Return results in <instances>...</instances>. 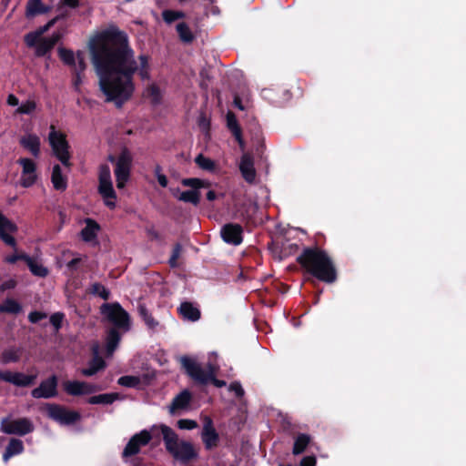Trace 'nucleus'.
Here are the masks:
<instances>
[{"mask_svg":"<svg viewBox=\"0 0 466 466\" xmlns=\"http://www.w3.org/2000/svg\"><path fill=\"white\" fill-rule=\"evenodd\" d=\"M57 20H58V17H56V18L50 20L46 25L37 28L35 31L30 32L29 34H35V35H37V36L45 37L44 34L46 33L55 25V23Z\"/></svg>","mask_w":466,"mask_h":466,"instance_id":"49530a36","label":"nucleus"},{"mask_svg":"<svg viewBox=\"0 0 466 466\" xmlns=\"http://www.w3.org/2000/svg\"><path fill=\"white\" fill-rule=\"evenodd\" d=\"M209 381H212L214 385L217 387H222L226 385V382L224 380H218L215 379V375L213 376V379H210Z\"/></svg>","mask_w":466,"mask_h":466,"instance_id":"e2e57ef3","label":"nucleus"},{"mask_svg":"<svg viewBox=\"0 0 466 466\" xmlns=\"http://www.w3.org/2000/svg\"><path fill=\"white\" fill-rule=\"evenodd\" d=\"M234 137H235L236 140L238 141L241 150H244L245 149V142H244V140L242 138L241 131L238 132V135H234Z\"/></svg>","mask_w":466,"mask_h":466,"instance_id":"052dcab7","label":"nucleus"},{"mask_svg":"<svg viewBox=\"0 0 466 466\" xmlns=\"http://www.w3.org/2000/svg\"><path fill=\"white\" fill-rule=\"evenodd\" d=\"M78 4H79V0H60L59 10L64 15V13H65L64 8L65 7L76 8V7L78 6Z\"/></svg>","mask_w":466,"mask_h":466,"instance_id":"8fccbe9b","label":"nucleus"},{"mask_svg":"<svg viewBox=\"0 0 466 466\" xmlns=\"http://www.w3.org/2000/svg\"><path fill=\"white\" fill-rule=\"evenodd\" d=\"M48 142L52 148L53 154L61 161L63 165L69 166V145L66 141V135L60 131H57L54 126H51L48 135Z\"/></svg>","mask_w":466,"mask_h":466,"instance_id":"6e6552de","label":"nucleus"},{"mask_svg":"<svg viewBox=\"0 0 466 466\" xmlns=\"http://www.w3.org/2000/svg\"><path fill=\"white\" fill-rule=\"evenodd\" d=\"M138 313L148 329L155 330L158 327V321L153 318L144 305L138 306Z\"/></svg>","mask_w":466,"mask_h":466,"instance_id":"473e14b6","label":"nucleus"},{"mask_svg":"<svg viewBox=\"0 0 466 466\" xmlns=\"http://www.w3.org/2000/svg\"><path fill=\"white\" fill-rule=\"evenodd\" d=\"M85 227L82 228L80 235L84 241L91 242L96 239L100 229L99 225L91 218L84 220Z\"/></svg>","mask_w":466,"mask_h":466,"instance_id":"b1692460","label":"nucleus"},{"mask_svg":"<svg viewBox=\"0 0 466 466\" xmlns=\"http://www.w3.org/2000/svg\"><path fill=\"white\" fill-rule=\"evenodd\" d=\"M309 441L310 437L309 435L299 434L294 442L293 453L296 455L302 453L307 448Z\"/></svg>","mask_w":466,"mask_h":466,"instance_id":"f704fd0d","label":"nucleus"},{"mask_svg":"<svg viewBox=\"0 0 466 466\" xmlns=\"http://www.w3.org/2000/svg\"><path fill=\"white\" fill-rule=\"evenodd\" d=\"M159 429L163 435L167 451L176 460L187 462L197 457V451L193 445L188 441L180 440L171 428L162 424L159 426Z\"/></svg>","mask_w":466,"mask_h":466,"instance_id":"7ed1b4c3","label":"nucleus"},{"mask_svg":"<svg viewBox=\"0 0 466 466\" xmlns=\"http://www.w3.org/2000/svg\"><path fill=\"white\" fill-rule=\"evenodd\" d=\"M17 226L0 213V238L8 246L15 247L16 242L13 235L16 233Z\"/></svg>","mask_w":466,"mask_h":466,"instance_id":"f3484780","label":"nucleus"},{"mask_svg":"<svg viewBox=\"0 0 466 466\" xmlns=\"http://www.w3.org/2000/svg\"><path fill=\"white\" fill-rule=\"evenodd\" d=\"M15 248V252L14 254L10 255V256H7L5 258V261L6 263H9V264H14L15 263L17 260H24V261H26V258H28V256L23 252H18L17 249H16V246L15 247H13Z\"/></svg>","mask_w":466,"mask_h":466,"instance_id":"79ce46f5","label":"nucleus"},{"mask_svg":"<svg viewBox=\"0 0 466 466\" xmlns=\"http://www.w3.org/2000/svg\"><path fill=\"white\" fill-rule=\"evenodd\" d=\"M227 126L233 135H238L241 131L235 115L231 112L227 114Z\"/></svg>","mask_w":466,"mask_h":466,"instance_id":"4c0bfd02","label":"nucleus"},{"mask_svg":"<svg viewBox=\"0 0 466 466\" xmlns=\"http://www.w3.org/2000/svg\"><path fill=\"white\" fill-rule=\"evenodd\" d=\"M78 261H79V259H78V258L72 259V260L68 263V267H73V266H74V265H76Z\"/></svg>","mask_w":466,"mask_h":466,"instance_id":"774afa93","label":"nucleus"},{"mask_svg":"<svg viewBox=\"0 0 466 466\" xmlns=\"http://www.w3.org/2000/svg\"><path fill=\"white\" fill-rule=\"evenodd\" d=\"M170 191L172 193V195L178 199V196L179 194H181L183 191H180L179 188L177 187H173V188H170Z\"/></svg>","mask_w":466,"mask_h":466,"instance_id":"0e129e2a","label":"nucleus"},{"mask_svg":"<svg viewBox=\"0 0 466 466\" xmlns=\"http://www.w3.org/2000/svg\"><path fill=\"white\" fill-rule=\"evenodd\" d=\"M36 107V105L34 101L28 100L23 103L17 109L16 112L19 114H30Z\"/></svg>","mask_w":466,"mask_h":466,"instance_id":"c03bdc74","label":"nucleus"},{"mask_svg":"<svg viewBox=\"0 0 466 466\" xmlns=\"http://www.w3.org/2000/svg\"><path fill=\"white\" fill-rule=\"evenodd\" d=\"M7 104L9 106H15L19 104L18 98L15 95L10 94L7 96Z\"/></svg>","mask_w":466,"mask_h":466,"instance_id":"bf43d9fd","label":"nucleus"},{"mask_svg":"<svg viewBox=\"0 0 466 466\" xmlns=\"http://www.w3.org/2000/svg\"><path fill=\"white\" fill-rule=\"evenodd\" d=\"M92 293L101 297L104 299H109V291L100 284H94L92 286Z\"/></svg>","mask_w":466,"mask_h":466,"instance_id":"a18cd8bd","label":"nucleus"},{"mask_svg":"<svg viewBox=\"0 0 466 466\" xmlns=\"http://www.w3.org/2000/svg\"><path fill=\"white\" fill-rule=\"evenodd\" d=\"M35 399H51L57 395V379L55 375L41 381L38 387L31 391Z\"/></svg>","mask_w":466,"mask_h":466,"instance_id":"2eb2a0df","label":"nucleus"},{"mask_svg":"<svg viewBox=\"0 0 466 466\" xmlns=\"http://www.w3.org/2000/svg\"><path fill=\"white\" fill-rule=\"evenodd\" d=\"M17 164L21 167L20 185L23 187H32L38 178L36 163L29 157H20Z\"/></svg>","mask_w":466,"mask_h":466,"instance_id":"ddd939ff","label":"nucleus"},{"mask_svg":"<svg viewBox=\"0 0 466 466\" xmlns=\"http://www.w3.org/2000/svg\"><path fill=\"white\" fill-rule=\"evenodd\" d=\"M157 178L158 183L163 187H166L167 186V178L165 175L161 174L157 170Z\"/></svg>","mask_w":466,"mask_h":466,"instance_id":"13d9d810","label":"nucleus"},{"mask_svg":"<svg viewBox=\"0 0 466 466\" xmlns=\"http://www.w3.org/2000/svg\"><path fill=\"white\" fill-rule=\"evenodd\" d=\"M87 48L105 100L118 107L134 93V74L137 73L142 79L150 76L149 56H136L127 34L115 25L94 32Z\"/></svg>","mask_w":466,"mask_h":466,"instance_id":"f257e3e1","label":"nucleus"},{"mask_svg":"<svg viewBox=\"0 0 466 466\" xmlns=\"http://www.w3.org/2000/svg\"><path fill=\"white\" fill-rule=\"evenodd\" d=\"M46 317V314L38 311L31 312L28 316V319L31 322L35 323Z\"/></svg>","mask_w":466,"mask_h":466,"instance_id":"864d4df0","label":"nucleus"},{"mask_svg":"<svg viewBox=\"0 0 466 466\" xmlns=\"http://www.w3.org/2000/svg\"><path fill=\"white\" fill-rule=\"evenodd\" d=\"M201 438L207 449H212L218 445V435L213 428L212 421L209 419H206Z\"/></svg>","mask_w":466,"mask_h":466,"instance_id":"5701e85b","label":"nucleus"},{"mask_svg":"<svg viewBox=\"0 0 466 466\" xmlns=\"http://www.w3.org/2000/svg\"><path fill=\"white\" fill-rule=\"evenodd\" d=\"M19 144L33 157H37L40 155L41 140L36 134L25 133L20 137Z\"/></svg>","mask_w":466,"mask_h":466,"instance_id":"aec40b11","label":"nucleus"},{"mask_svg":"<svg viewBox=\"0 0 466 466\" xmlns=\"http://www.w3.org/2000/svg\"><path fill=\"white\" fill-rule=\"evenodd\" d=\"M239 169L244 179L248 183H253L256 178V170L254 161L250 155L244 154L241 157Z\"/></svg>","mask_w":466,"mask_h":466,"instance_id":"4be33fe9","label":"nucleus"},{"mask_svg":"<svg viewBox=\"0 0 466 466\" xmlns=\"http://www.w3.org/2000/svg\"><path fill=\"white\" fill-rule=\"evenodd\" d=\"M61 35L55 33L48 37H40L35 34H26L24 37L27 47L32 48L36 56H44L48 54L60 39Z\"/></svg>","mask_w":466,"mask_h":466,"instance_id":"1a4fd4ad","label":"nucleus"},{"mask_svg":"<svg viewBox=\"0 0 466 466\" xmlns=\"http://www.w3.org/2000/svg\"><path fill=\"white\" fill-rule=\"evenodd\" d=\"M177 33L179 34L180 38L185 42H190L193 38L191 31L188 26L184 23H179L177 25Z\"/></svg>","mask_w":466,"mask_h":466,"instance_id":"58836bf2","label":"nucleus"},{"mask_svg":"<svg viewBox=\"0 0 466 466\" xmlns=\"http://www.w3.org/2000/svg\"><path fill=\"white\" fill-rule=\"evenodd\" d=\"M182 185L189 187L192 189L183 191L181 194H179L178 200L186 203H191L193 205H198L200 200V194L198 189L201 187H208L209 183L199 178H186L182 180Z\"/></svg>","mask_w":466,"mask_h":466,"instance_id":"f8f14e48","label":"nucleus"},{"mask_svg":"<svg viewBox=\"0 0 466 466\" xmlns=\"http://www.w3.org/2000/svg\"><path fill=\"white\" fill-rule=\"evenodd\" d=\"M177 426L182 430H193L198 427V423L193 420L183 419L177 421Z\"/></svg>","mask_w":466,"mask_h":466,"instance_id":"09e8293b","label":"nucleus"},{"mask_svg":"<svg viewBox=\"0 0 466 466\" xmlns=\"http://www.w3.org/2000/svg\"><path fill=\"white\" fill-rule=\"evenodd\" d=\"M299 261L310 274L322 281L330 283L336 279L334 265L327 253L321 249H305Z\"/></svg>","mask_w":466,"mask_h":466,"instance_id":"f03ea898","label":"nucleus"},{"mask_svg":"<svg viewBox=\"0 0 466 466\" xmlns=\"http://www.w3.org/2000/svg\"><path fill=\"white\" fill-rule=\"evenodd\" d=\"M116 399V396L113 394H101L98 396H94L89 399V402L92 404H98V403H112Z\"/></svg>","mask_w":466,"mask_h":466,"instance_id":"ea45409f","label":"nucleus"},{"mask_svg":"<svg viewBox=\"0 0 466 466\" xmlns=\"http://www.w3.org/2000/svg\"><path fill=\"white\" fill-rule=\"evenodd\" d=\"M74 74H75V77H74L73 83H74L75 87L77 89L83 82V77H82L83 73L75 72Z\"/></svg>","mask_w":466,"mask_h":466,"instance_id":"4d7b16f0","label":"nucleus"},{"mask_svg":"<svg viewBox=\"0 0 466 466\" xmlns=\"http://www.w3.org/2000/svg\"><path fill=\"white\" fill-rule=\"evenodd\" d=\"M51 180L56 190H65L66 187V179L62 175L61 168L58 165L53 167Z\"/></svg>","mask_w":466,"mask_h":466,"instance_id":"c756f323","label":"nucleus"},{"mask_svg":"<svg viewBox=\"0 0 466 466\" xmlns=\"http://www.w3.org/2000/svg\"><path fill=\"white\" fill-rule=\"evenodd\" d=\"M15 285L14 280L7 281L0 286V290H5V289H12Z\"/></svg>","mask_w":466,"mask_h":466,"instance_id":"680f3d73","label":"nucleus"},{"mask_svg":"<svg viewBox=\"0 0 466 466\" xmlns=\"http://www.w3.org/2000/svg\"><path fill=\"white\" fill-rule=\"evenodd\" d=\"M221 236L227 243L238 245L242 241V228L237 224L226 225L221 230Z\"/></svg>","mask_w":466,"mask_h":466,"instance_id":"412c9836","label":"nucleus"},{"mask_svg":"<svg viewBox=\"0 0 466 466\" xmlns=\"http://www.w3.org/2000/svg\"><path fill=\"white\" fill-rule=\"evenodd\" d=\"M191 399L189 391L184 390L179 393L172 401L169 407L171 414L176 413L177 410L187 408Z\"/></svg>","mask_w":466,"mask_h":466,"instance_id":"393cba45","label":"nucleus"},{"mask_svg":"<svg viewBox=\"0 0 466 466\" xmlns=\"http://www.w3.org/2000/svg\"><path fill=\"white\" fill-rule=\"evenodd\" d=\"M20 358V350L18 349L10 348L5 350L1 356V360L4 363L15 362Z\"/></svg>","mask_w":466,"mask_h":466,"instance_id":"e433bc0d","label":"nucleus"},{"mask_svg":"<svg viewBox=\"0 0 466 466\" xmlns=\"http://www.w3.org/2000/svg\"><path fill=\"white\" fill-rule=\"evenodd\" d=\"M151 440L150 433L147 431L136 434L127 444L123 456H132L139 451L141 446L146 445Z\"/></svg>","mask_w":466,"mask_h":466,"instance_id":"6ab92c4d","label":"nucleus"},{"mask_svg":"<svg viewBox=\"0 0 466 466\" xmlns=\"http://www.w3.org/2000/svg\"><path fill=\"white\" fill-rule=\"evenodd\" d=\"M24 445L22 441L12 439L6 447L5 452L3 455L4 461L6 462L11 457L22 453Z\"/></svg>","mask_w":466,"mask_h":466,"instance_id":"c85d7f7f","label":"nucleus"},{"mask_svg":"<svg viewBox=\"0 0 466 466\" xmlns=\"http://www.w3.org/2000/svg\"><path fill=\"white\" fill-rule=\"evenodd\" d=\"M182 17H184V13L182 12L169 10L163 12V18L167 23L174 22L175 20Z\"/></svg>","mask_w":466,"mask_h":466,"instance_id":"37998d69","label":"nucleus"},{"mask_svg":"<svg viewBox=\"0 0 466 466\" xmlns=\"http://www.w3.org/2000/svg\"><path fill=\"white\" fill-rule=\"evenodd\" d=\"M25 262H26L30 271L35 276L41 277V278H44V277L47 276V274H48L47 268H46L41 263V261H39L38 259L31 258V257L28 256V258H26Z\"/></svg>","mask_w":466,"mask_h":466,"instance_id":"cd10ccee","label":"nucleus"},{"mask_svg":"<svg viewBox=\"0 0 466 466\" xmlns=\"http://www.w3.org/2000/svg\"><path fill=\"white\" fill-rule=\"evenodd\" d=\"M48 7L45 6L41 0H29L26 4L25 15L27 17H34L40 14L47 13Z\"/></svg>","mask_w":466,"mask_h":466,"instance_id":"a878e982","label":"nucleus"},{"mask_svg":"<svg viewBox=\"0 0 466 466\" xmlns=\"http://www.w3.org/2000/svg\"><path fill=\"white\" fill-rule=\"evenodd\" d=\"M47 413L52 419L65 424L75 422L79 418L77 413L65 410L57 405H48Z\"/></svg>","mask_w":466,"mask_h":466,"instance_id":"a211bd4d","label":"nucleus"},{"mask_svg":"<svg viewBox=\"0 0 466 466\" xmlns=\"http://www.w3.org/2000/svg\"><path fill=\"white\" fill-rule=\"evenodd\" d=\"M180 253H181V248L180 246H177L174 250H173V254L169 259V263L172 267H176L177 266V258H179L180 256Z\"/></svg>","mask_w":466,"mask_h":466,"instance_id":"603ef678","label":"nucleus"},{"mask_svg":"<svg viewBox=\"0 0 466 466\" xmlns=\"http://www.w3.org/2000/svg\"><path fill=\"white\" fill-rule=\"evenodd\" d=\"M217 196H216V193L214 191H208V194H207V198L210 201H213L214 199H216Z\"/></svg>","mask_w":466,"mask_h":466,"instance_id":"69168bd1","label":"nucleus"},{"mask_svg":"<svg viewBox=\"0 0 466 466\" xmlns=\"http://www.w3.org/2000/svg\"><path fill=\"white\" fill-rule=\"evenodd\" d=\"M138 382L139 380L137 377L133 376H124L118 380L119 384L127 387H134L137 385Z\"/></svg>","mask_w":466,"mask_h":466,"instance_id":"de8ad7c7","label":"nucleus"},{"mask_svg":"<svg viewBox=\"0 0 466 466\" xmlns=\"http://www.w3.org/2000/svg\"><path fill=\"white\" fill-rule=\"evenodd\" d=\"M63 387L66 393L73 396L87 395L99 390L96 385L78 380L65 381Z\"/></svg>","mask_w":466,"mask_h":466,"instance_id":"dca6fc26","label":"nucleus"},{"mask_svg":"<svg viewBox=\"0 0 466 466\" xmlns=\"http://www.w3.org/2000/svg\"><path fill=\"white\" fill-rule=\"evenodd\" d=\"M103 317L119 329L127 331L130 329L129 314L119 303H104L100 308Z\"/></svg>","mask_w":466,"mask_h":466,"instance_id":"20e7f679","label":"nucleus"},{"mask_svg":"<svg viewBox=\"0 0 466 466\" xmlns=\"http://www.w3.org/2000/svg\"><path fill=\"white\" fill-rule=\"evenodd\" d=\"M234 103H235L236 106H238L239 109H241V110L243 109V106L238 98H235Z\"/></svg>","mask_w":466,"mask_h":466,"instance_id":"338daca9","label":"nucleus"},{"mask_svg":"<svg viewBox=\"0 0 466 466\" xmlns=\"http://www.w3.org/2000/svg\"><path fill=\"white\" fill-rule=\"evenodd\" d=\"M195 162L203 170L214 172L217 169L216 162L202 154L196 157Z\"/></svg>","mask_w":466,"mask_h":466,"instance_id":"72a5a7b5","label":"nucleus"},{"mask_svg":"<svg viewBox=\"0 0 466 466\" xmlns=\"http://www.w3.org/2000/svg\"><path fill=\"white\" fill-rule=\"evenodd\" d=\"M63 320L62 314H54L50 318V322L55 326L56 329H59Z\"/></svg>","mask_w":466,"mask_h":466,"instance_id":"5fc2aeb1","label":"nucleus"},{"mask_svg":"<svg viewBox=\"0 0 466 466\" xmlns=\"http://www.w3.org/2000/svg\"><path fill=\"white\" fill-rule=\"evenodd\" d=\"M0 430L6 434L25 435L34 431L33 422L27 418H4L0 422Z\"/></svg>","mask_w":466,"mask_h":466,"instance_id":"9b49d317","label":"nucleus"},{"mask_svg":"<svg viewBox=\"0 0 466 466\" xmlns=\"http://www.w3.org/2000/svg\"><path fill=\"white\" fill-rule=\"evenodd\" d=\"M105 368V361L98 356L97 349L95 350V357L90 361L89 367L83 369L81 373L84 376H92L96 374L98 370Z\"/></svg>","mask_w":466,"mask_h":466,"instance_id":"bb28decb","label":"nucleus"},{"mask_svg":"<svg viewBox=\"0 0 466 466\" xmlns=\"http://www.w3.org/2000/svg\"><path fill=\"white\" fill-rule=\"evenodd\" d=\"M120 341V334L116 329H110L106 336V352L112 355Z\"/></svg>","mask_w":466,"mask_h":466,"instance_id":"2f4dec72","label":"nucleus"},{"mask_svg":"<svg viewBox=\"0 0 466 466\" xmlns=\"http://www.w3.org/2000/svg\"><path fill=\"white\" fill-rule=\"evenodd\" d=\"M108 160L115 164V177L116 187L123 188L130 177L132 165V155L128 149L123 148L118 157L116 159L113 156L108 157Z\"/></svg>","mask_w":466,"mask_h":466,"instance_id":"39448f33","label":"nucleus"},{"mask_svg":"<svg viewBox=\"0 0 466 466\" xmlns=\"http://www.w3.org/2000/svg\"><path fill=\"white\" fill-rule=\"evenodd\" d=\"M57 53L62 62L68 66L73 73H84L86 69L87 62L84 51L78 50L74 52L71 49L59 47Z\"/></svg>","mask_w":466,"mask_h":466,"instance_id":"9d476101","label":"nucleus"},{"mask_svg":"<svg viewBox=\"0 0 466 466\" xmlns=\"http://www.w3.org/2000/svg\"><path fill=\"white\" fill-rule=\"evenodd\" d=\"M147 96L150 98L152 103L157 104L160 101L161 91L156 85H151L147 90Z\"/></svg>","mask_w":466,"mask_h":466,"instance_id":"a19ab883","label":"nucleus"},{"mask_svg":"<svg viewBox=\"0 0 466 466\" xmlns=\"http://www.w3.org/2000/svg\"><path fill=\"white\" fill-rule=\"evenodd\" d=\"M179 312L185 319L192 321L198 320L200 317L199 310L192 304L187 302L181 304Z\"/></svg>","mask_w":466,"mask_h":466,"instance_id":"7c9ffc66","label":"nucleus"},{"mask_svg":"<svg viewBox=\"0 0 466 466\" xmlns=\"http://www.w3.org/2000/svg\"><path fill=\"white\" fill-rule=\"evenodd\" d=\"M180 361L187 373L201 384L208 383L210 379H213L218 370L217 366L208 364L206 368H203L195 360L188 357H182Z\"/></svg>","mask_w":466,"mask_h":466,"instance_id":"423d86ee","label":"nucleus"},{"mask_svg":"<svg viewBox=\"0 0 466 466\" xmlns=\"http://www.w3.org/2000/svg\"><path fill=\"white\" fill-rule=\"evenodd\" d=\"M229 390L234 392L238 397H241L244 394V390L240 383L233 382L229 385Z\"/></svg>","mask_w":466,"mask_h":466,"instance_id":"3c124183","label":"nucleus"},{"mask_svg":"<svg viewBox=\"0 0 466 466\" xmlns=\"http://www.w3.org/2000/svg\"><path fill=\"white\" fill-rule=\"evenodd\" d=\"M98 192L101 195L106 207L113 209L116 208V194L113 187L111 171L108 166H101L98 174Z\"/></svg>","mask_w":466,"mask_h":466,"instance_id":"0eeeda50","label":"nucleus"},{"mask_svg":"<svg viewBox=\"0 0 466 466\" xmlns=\"http://www.w3.org/2000/svg\"><path fill=\"white\" fill-rule=\"evenodd\" d=\"M36 378V373L25 374L18 371L0 370V380L16 387H29L35 383Z\"/></svg>","mask_w":466,"mask_h":466,"instance_id":"4468645a","label":"nucleus"},{"mask_svg":"<svg viewBox=\"0 0 466 466\" xmlns=\"http://www.w3.org/2000/svg\"><path fill=\"white\" fill-rule=\"evenodd\" d=\"M316 459L315 457L308 456L304 457L300 461V466H315Z\"/></svg>","mask_w":466,"mask_h":466,"instance_id":"6e6d98bb","label":"nucleus"},{"mask_svg":"<svg viewBox=\"0 0 466 466\" xmlns=\"http://www.w3.org/2000/svg\"><path fill=\"white\" fill-rule=\"evenodd\" d=\"M21 306L17 301L12 299H8L5 301H4L3 304L0 305V311L1 312H7V313H13L16 314L20 312Z\"/></svg>","mask_w":466,"mask_h":466,"instance_id":"c9c22d12","label":"nucleus"}]
</instances>
